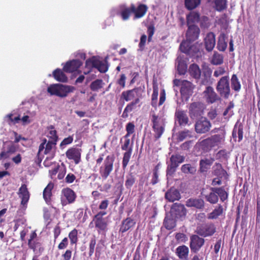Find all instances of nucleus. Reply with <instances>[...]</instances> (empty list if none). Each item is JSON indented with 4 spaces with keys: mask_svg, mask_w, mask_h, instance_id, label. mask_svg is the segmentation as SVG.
<instances>
[{
    "mask_svg": "<svg viewBox=\"0 0 260 260\" xmlns=\"http://www.w3.org/2000/svg\"><path fill=\"white\" fill-rule=\"evenodd\" d=\"M223 212V208L221 204H218L212 212L208 214V219H216L220 215H221Z\"/></svg>",
    "mask_w": 260,
    "mask_h": 260,
    "instance_id": "473e14b6",
    "label": "nucleus"
},
{
    "mask_svg": "<svg viewBox=\"0 0 260 260\" xmlns=\"http://www.w3.org/2000/svg\"><path fill=\"white\" fill-rule=\"evenodd\" d=\"M206 50L208 52L213 50L215 45V35L212 32H208L204 39Z\"/></svg>",
    "mask_w": 260,
    "mask_h": 260,
    "instance_id": "b1692460",
    "label": "nucleus"
},
{
    "mask_svg": "<svg viewBox=\"0 0 260 260\" xmlns=\"http://www.w3.org/2000/svg\"><path fill=\"white\" fill-rule=\"evenodd\" d=\"M204 105L200 102H193L189 107V114L191 119L201 116L204 114Z\"/></svg>",
    "mask_w": 260,
    "mask_h": 260,
    "instance_id": "ddd939ff",
    "label": "nucleus"
},
{
    "mask_svg": "<svg viewBox=\"0 0 260 260\" xmlns=\"http://www.w3.org/2000/svg\"><path fill=\"white\" fill-rule=\"evenodd\" d=\"M208 98L209 99L211 103H213L216 101L220 100V98L215 92V91H213V92L211 93L210 94L208 95Z\"/></svg>",
    "mask_w": 260,
    "mask_h": 260,
    "instance_id": "774afa93",
    "label": "nucleus"
},
{
    "mask_svg": "<svg viewBox=\"0 0 260 260\" xmlns=\"http://www.w3.org/2000/svg\"><path fill=\"white\" fill-rule=\"evenodd\" d=\"M201 3V0H184V6L187 10L192 11L198 7Z\"/></svg>",
    "mask_w": 260,
    "mask_h": 260,
    "instance_id": "72a5a7b5",
    "label": "nucleus"
},
{
    "mask_svg": "<svg viewBox=\"0 0 260 260\" xmlns=\"http://www.w3.org/2000/svg\"><path fill=\"white\" fill-rule=\"evenodd\" d=\"M61 228L59 225V223H58L53 229V235H54V241H56V240L58 238V236L60 235L61 233Z\"/></svg>",
    "mask_w": 260,
    "mask_h": 260,
    "instance_id": "69168bd1",
    "label": "nucleus"
},
{
    "mask_svg": "<svg viewBox=\"0 0 260 260\" xmlns=\"http://www.w3.org/2000/svg\"><path fill=\"white\" fill-rule=\"evenodd\" d=\"M200 21V15L198 12L191 11L186 16L187 25L195 24Z\"/></svg>",
    "mask_w": 260,
    "mask_h": 260,
    "instance_id": "bb28decb",
    "label": "nucleus"
},
{
    "mask_svg": "<svg viewBox=\"0 0 260 260\" xmlns=\"http://www.w3.org/2000/svg\"><path fill=\"white\" fill-rule=\"evenodd\" d=\"M64 72L60 69H56L53 72L52 76L57 81L62 83L67 82L68 79Z\"/></svg>",
    "mask_w": 260,
    "mask_h": 260,
    "instance_id": "c756f323",
    "label": "nucleus"
},
{
    "mask_svg": "<svg viewBox=\"0 0 260 260\" xmlns=\"http://www.w3.org/2000/svg\"><path fill=\"white\" fill-rule=\"evenodd\" d=\"M165 199L170 202L178 201L181 199L179 190L175 187H171L165 193Z\"/></svg>",
    "mask_w": 260,
    "mask_h": 260,
    "instance_id": "412c9836",
    "label": "nucleus"
},
{
    "mask_svg": "<svg viewBox=\"0 0 260 260\" xmlns=\"http://www.w3.org/2000/svg\"><path fill=\"white\" fill-rule=\"evenodd\" d=\"M103 81L101 79H96L93 81L90 84V89L92 91H98L103 87Z\"/></svg>",
    "mask_w": 260,
    "mask_h": 260,
    "instance_id": "09e8293b",
    "label": "nucleus"
},
{
    "mask_svg": "<svg viewBox=\"0 0 260 260\" xmlns=\"http://www.w3.org/2000/svg\"><path fill=\"white\" fill-rule=\"evenodd\" d=\"M132 151V147H130L128 150L124 153L123 160H122V166L123 168H125L129 161L131 153Z\"/></svg>",
    "mask_w": 260,
    "mask_h": 260,
    "instance_id": "3c124183",
    "label": "nucleus"
},
{
    "mask_svg": "<svg viewBox=\"0 0 260 260\" xmlns=\"http://www.w3.org/2000/svg\"><path fill=\"white\" fill-rule=\"evenodd\" d=\"M214 161V159L211 157L201 159L199 162V171L201 173H206L210 169Z\"/></svg>",
    "mask_w": 260,
    "mask_h": 260,
    "instance_id": "393cba45",
    "label": "nucleus"
},
{
    "mask_svg": "<svg viewBox=\"0 0 260 260\" xmlns=\"http://www.w3.org/2000/svg\"><path fill=\"white\" fill-rule=\"evenodd\" d=\"M93 68L97 69L101 73H105L108 70V66L103 61L100 60L97 56H93L86 60L84 74L87 75L90 73Z\"/></svg>",
    "mask_w": 260,
    "mask_h": 260,
    "instance_id": "7ed1b4c3",
    "label": "nucleus"
},
{
    "mask_svg": "<svg viewBox=\"0 0 260 260\" xmlns=\"http://www.w3.org/2000/svg\"><path fill=\"white\" fill-rule=\"evenodd\" d=\"M175 238L177 241L185 243L187 241L188 238L187 236L184 233H178L175 235Z\"/></svg>",
    "mask_w": 260,
    "mask_h": 260,
    "instance_id": "680f3d73",
    "label": "nucleus"
},
{
    "mask_svg": "<svg viewBox=\"0 0 260 260\" xmlns=\"http://www.w3.org/2000/svg\"><path fill=\"white\" fill-rule=\"evenodd\" d=\"M231 86L236 91H239L241 89V84L236 74H233L231 78Z\"/></svg>",
    "mask_w": 260,
    "mask_h": 260,
    "instance_id": "37998d69",
    "label": "nucleus"
},
{
    "mask_svg": "<svg viewBox=\"0 0 260 260\" xmlns=\"http://www.w3.org/2000/svg\"><path fill=\"white\" fill-rule=\"evenodd\" d=\"M195 86L190 81L186 80H182L181 86L180 89L181 96L187 101L193 94Z\"/></svg>",
    "mask_w": 260,
    "mask_h": 260,
    "instance_id": "9b49d317",
    "label": "nucleus"
},
{
    "mask_svg": "<svg viewBox=\"0 0 260 260\" xmlns=\"http://www.w3.org/2000/svg\"><path fill=\"white\" fill-rule=\"evenodd\" d=\"M188 253V247L184 245L178 246L176 249V254L180 259L187 258Z\"/></svg>",
    "mask_w": 260,
    "mask_h": 260,
    "instance_id": "7c9ffc66",
    "label": "nucleus"
},
{
    "mask_svg": "<svg viewBox=\"0 0 260 260\" xmlns=\"http://www.w3.org/2000/svg\"><path fill=\"white\" fill-rule=\"evenodd\" d=\"M211 140L213 146H215L218 143L220 142L222 139V137L220 135H215L209 138Z\"/></svg>",
    "mask_w": 260,
    "mask_h": 260,
    "instance_id": "bf43d9fd",
    "label": "nucleus"
},
{
    "mask_svg": "<svg viewBox=\"0 0 260 260\" xmlns=\"http://www.w3.org/2000/svg\"><path fill=\"white\" fill-rule=\"evenodd\" d=\"M147 10V7L144 4L139 5L135 13V16L136 18H139L143 17L146 13Z\"/></svg>",
    "mask_w": 260,
    "mask_h": 260,
    "instance_id": "ea45409f",
    "label": "nucleus"
},
{
    "mask_svg": "<svg viewBox=\"0 0 260 260\" xmlns=\"http://www.w3.org/2000/svg\"><path fill=\"white\" fill-rule=\"evenodd\" d=\"M106 214L107 212L105 211H100L94 216L93 219L95 228L101 231H104L107 228V223L103 218V216Z\"/></svg>",
    "mask_w": 260,
    "mask_h": 260,
    "instance_id": "f3484780",
    "label": "nucleus"
},
{
    "mask_svg": "<svg viewBox=\"0 0 260 260\" xmlns=\"http://www.w3.org/2000/svg\"><path fill=\"white\" fill-rule=\"evenodd\" d=\"M227 0H214L215 9L218 12H221L227 8Z\"/></svg>",
    "mask_w": 260,
    "mask_h": 260,
    "instance_id": "58836bf2",
    "label": "nucleus"
},
{
    "mask_svg": "<svg viewBox=\"0 0 260 260\" xmlns=\"http://www.w3.org/2000/svg\"><path fill=\"white\" fill-rule=\"evenodd\" d=\"M201 149L205 152H209L214 147L211 140L209 138L202 140L200 142Z\"/></svg>",
    "mask_w": 260,
    "mask_h": 260,
    "instance_id": "4c0bfd02",
    "label": "nucleus"
},
{
    "mask_svg": "<svg viewBox=\"0 0 260 260\" xmlns=\"http://www.w3.org/2000/svg\"><path fill=\"white\" fill-rule=\"evenodd\" d=\"M96 242V239H95V237H92L90 240V242H89V253H88V255H89V257L91 256L94 253Z\"/></svg>",
    "mask_w": 260,
    "mask_h": 260,
    "instance_id": "864d4df0",
    "label": "nucleus"
},
{
    "mask_svg": "<svg viewBox=\"0 0 260 260\" xmlns=\"http://www.w3.org/2000/svg\"><path fill=\"white\" fill-rule=\"evenodd\" d=\"M191 132L188 129H184L183 131L178 132L176 134L177 136L176 139L177 142H182L188 137L191 138Z\"/></svg>",
    "mask_w": 260,
    "mask_h": 260,
    "instance_id": "e433bc0d",
    "label": "nucleus"
},
{
    "mask_svg": "<svg viewBox=\"0 0 260 260\" xmlns=\"http://www.w3.org/2000/svg\"><path fill=\"white\" fill-rule=\"evenodd\" d=\"M19 197L21 198V204L23 206H26L29 199V193L28 191L26 184H22L19 188L18 192Z\"/></svg>",
    "mask_w": 260,
    "mask_h": 260,
    "instance_id": "5701e85b",
    "label": "nucleus"
},
{
    "mask_svg": "<svg viewBox=\"0 0 260 260\" xmlns=\"http://www.w3.org/2000/svg\"><path fill=\"white\" fill-rule=\"evenodd\" d=\"M210 192L205 196L206 200L211 204L217 203L220 199V201L224 203L228 200L229 193L225 190L224 186L221 187H211Z\"/></svg>",
    "mask_w": 260,
    "mask_h": 260,
    "instance_id": "f03ea898",
    "label": "nucleus"
},
{
    "mask_svg": "<svg viewBox=\"0 0 260 260\" xmlns=\"http://www.w3.org/2000/svg\"><path fill=\"white\" fill-rule=\"evenodd\" d=\"M82 65V62L79 59H73L67 61L63 68L66 73H73L77 71Z\"/></svg>",
    "mask_w": 260,
    "mask_h": 260,
    "instance_id": "a211bd4d",
    "label": "nucleus"
},
{
    "mask_svg": "<svg viewBox=\"0 0 260 260\" xmlns=\"http://www.w3.org/2000/svg\"><path fill=\"white\" fill-rule=\"evenodd\" d=\"M18 149V146L15 145L12 142H10L3 147L0 153V159L7 158L10 155L15 153Z\"/></svg>",
    "mask_w": 260,
    "mask_h": 260,
    "instance_id": "aec40b11",
    "label": "nucleus"
},
{
    "mask_svg": "<svg viewBox=\"0 0 260 260\" xmlns=\"http://www.w3.org/2000/svg\"><path fill=\"white\" fill-rule=\"evenodd\" d=\"M211 125V123L207 118L202 116L196 120L194 129L197 134H204L209 132Z\"/></svg>",
    "mask_w": 260,
    "mask_h": 260,
    "instance_id": "6e6552de",
    "label": "nucleus"
},
{
    "mask_svg": "<svg viewBox=\"0 0 260 260\" xmlns=\"http://www.w3.org/2000/svg\"><path fill=\"white\" fill-rule=\"evenodd\" d=\"M181 171L185 174L190 173L194 174L196 172V169L194 167H192L190 164H184L181 167Z\"/></svg>",
    "mask_w": 260,
    "mask_h": 260,
    "instance_id": "49530a36",
    "label": "nucleus"
},
{
    "mask_svg": "<svg viewBox=\"0 0 260 260\" xmlns=\"http://www.w3.org/2000/svg\"><path fill=\"white\" fill-rule=\"evenodd\" d=\"M113 160L112 158L108 156L104 161V166L100 169V173L102 177L106 179L113 169Z\"/></svg>",
    "mask_w": 260,
    "mask_h": 260,
    "instance_id": "6ab92c4d",
    "label": "nucleus"
},
{
    "mask_svg": "<svg viewBox=\"0 0 260 260\" xmlns=\"http://www.w3.org/2000/svg\"><path fill=\"white\" fill-rule=\"evenodd\" d=\"M227 48V43L225 42V35L220 34L218 38L217 48L220 51H224Z\"/></svg>",
    "mask_w": 260,
    "mask_h": 260,
    "instance_id": "c9c22d12",
    "label": "nucleus"
},
{
    "mask_svg": "<svg viewBox=\"0 0 260 260\" xmlns=\"http://www.w3.org/2000/svg\"><path fill=\"white\" fill-rule=\"evenodd\" d=\"M211 174L219 178H223L224 180H228L229 176L228 172L223 169L222 165L218 162H216L212 167Z\"/></svg>",
    "mask_w": 260,
    "mask_h": 260,
    "instance_id": "4468645a",
    "label": "nucleus"
},
{
    "mask_svg": "<svg viewBox=\"0 0 260 260\" xmlns=\"http://www.w3.org/2000/svg\"><path fill=\"white\" fill-rule=\"evenodd\" d=\"M126 130L127 131V135L126 136L134 133L135 132L134 124L132 122H128L126 126Z\"/></svg>",
    "mask_w": 260,
    "mask_h": 260,
    "instance_id": "0e129e2a",
    "label": "nucleus"
},
{
    "mask_svg": "<svg viewBox=\"0 0 260 260\" xmlns=\"http://www.w3.org/2000/svg\"><path fill=\"white\" fill-rule=\"evenodd\" d=\"M13 116V114L11 113L7 115V117L8 118V122L9 125H14L16 123H18L21 120L20 115H18L14 117Z\"/></svg>",
    "mask_w": 260,
    "mask_h": 260,
    "instance_id": "8fccbe9b",
    "label": "nucleus"
},
{
    "mask_svg": "<svg viewBox=\"0 0 260 260\" xmlns=\"http://www.w3.org/2000/svg\"><path fill=\"white\" fill-rule=\"evenodd\" d=\"M186 205L188 207H194L198 209H202L204 207L205 202L202 199L190 198L186 201Z\"/></svg>",
    "mask_w": 260,
    "mask_h": 260,
    "instance_id": "a878e982",
    "label": "nucleus"
},
{
    "mask_svg": "<svg viewBox=\"0 0 260 260\" xmlns=\"http://www.w3.org/2000/svg\"><path fill=\"white\" fill-rule=\"evenodd\" d=\"M135 96V94L132 90H128L122 92L121 94V98L125 100L126 101H130Z\"/></svg>",
    "mask_w": 260,
    "mask_h": 260,
    "instance_id": "603ef678",
    "label": "nucleus"
},
{
    "mask_svg": "<svg viewBox=\"0 0 260 260\" xmlns=\"http://www.w3.org/2000/svg\"><path fill=\"white\" fill-rule=\"evenodd\" d=\"M160 163H158L155 166L153 170V176L151 181V183L152 185H155L158 182V170L159 169Z\"/></svg>",
    "mask_w": 260,
    "mask_h": 260,
    "instance_id": "de8ad7c7",
    "label": "nucleus"
},
{
    "mask_svg": "<svg viewBox=\"0 0 260 260\" xmlns=\"http://www.w3.org/2000/svg\"><path fill=\"white\" fill-rule=\"evenodd\" d=\"M175 116L180 126L185 125L188 123V118L184 111L177 110Z\"/></svg>",
    "mask_w": 260,
    "mask_h": 260,
    "instance_id": "cd10ccee",
    "label": "nucleus"
},
{
    "mask_svg": "<svg viewBox=\"0 0 260 260\" xmlns=\"http://www.w3.org/2000/svg\"><path fill=\"white\" fill-rule=\"evenodd\" d=\"M47 128L49 130L48 137L50 140L49 141L57 142L58 138L54 126L51 125Z\"/></svg>",
    "mask_w": 260,
    "mask_h": 260,
    "instance_id": "a19ab883",
    "label": "nucleus"
},
{
    "mask_svg": "<svg viewBox=\"0 0 260 260\" xmlns=\"http://www.w3.org/2000/svg\"><path fill=\"white\" fill-rule=\"evenodd\" d=\"M216 90L221 96L228 99L230 94L229 77L228 76L222 77L217 83Z\"/></svg>",
    "mask_w": 260,
    "mask_h": 260,
    "instance_id": "423d86ee",
    "label": "nucleus"
},
{
    "mask_svg": "<svg viewBox=\"0 0 260 260\" xmlns=\"http://www.w3.org/2000/svg\"><path fill=\"white\" fill-rule=\"evenodd\" d=\"M164 129L165 128L164 126H160L159 127H157L156 129H153L155 133L154 135V138L156 140L158 139L161 137L164 132Z\"/></svg>",
    "mask_w": 260,
    "mask_h": 260,
    "instance_id": "052dcab7",
    "label": "nucleus"
},
{
    "mask_svg": "<svg viewBox=\"0 0 260 260\" xmlns=\"http://www.w3.org/2000/svg\"><path fill=\"white\" fill-rule=\"evenodd\" d=\"M205 240L197 235H192L190 237L189 247L191 252L198 254L201 248L204 245Z\"/></svg>",
    "mask_w": 260,
    "mask_h": 260,
    "instance_id": "9d476101",
    "label": "nucleus"
},
{
    "mask_svg": "<svg viewBox=\"0 0 260 260\" xmlns=\"http://www.w3.org/2000/svg\"><path fill=\"white\" fill-rule=\"evenodd\" d=\"M72 255V251L68 249L62 254L61 257L63 260H71Z\"/></svg>",
    "mask_w": 260,
    "mask_h": 260,
    "instance_id": "338daca9",
    "label": "nucleus"
},
{
    "mask_svg": "<svg viewBox=\"0 0 260 260\" xmlns=\"http://www.w3.org/2000/svg\"><path fill=\"white\" fill-rule=\"evenodd\" d=\"M185 157L180 154H173L170 158V162L168 164L166 170V176L173 177L180 164L184 161Z\"/></svg>",
    "mask_w": 260,
    "mask_h": 260,
    "instance_id": "39448f33",
    "label": "nucleus"
},
{
    "mask_svg": "<svg viewBox=\"0 0 260 260\" xmlns=\"http://www.w3.org/2000/svg\"><path fill=\"white\" fill-rule=\"evenodd\" d=\"M26 220L24 218H21L14 220L15 225L14 226V231H16L19 226L25 224Z\"/></svg>",
    "mask_w": 260,
    "mask_h": 260,
    "instance_id": "4d7b16f0",
    "label": "nucleus"
},
{
    "mask_svg": "<svg viewBox=\"0 0 260 260\" xmlns=\"http://www.w3.org/2000/svg\"><path fill=\"white\" fill-rule=\"evenodd\" d=\"M74 89L75 87L72 86L61 84H53L50 85L47 88V92L51 95L64 98L67 96L69 93L73 92Z\"/></svg>",
    "mask_w": 260,
    "mask_h": 260,
    "instance_id": "20e7f679",
    "label": "nucleus"
},
{
    "mask_svg": "<svg viewBox=\"0 0 260 260\" xmlns=\"http://www.w3.org/2000/svg\"><path fill=\"white\" fill-rule=\"evenodd\" d=\"M56 143L57 142H55L48 141V142L46 143L44 153L45 154H49L50 155H52L53 153L54 156H55Z\"/></svg>",
    "mask_w": 260,
    "mask_h": 260,
    "instance_id": "2f4dec72",
    "label": "nucleus"
},
{
    "mask_svg": "<svg viewBox=\"0 0 260 260\" xmlns=\"http://www.w3.org/2000/svg\"><path fill=\"white\" fill-rule=\"evenodd\" d=\"M68 237L71 245L76 244L78 241V230L74 229L69 233Z\"/></svg>",
    "mask_w": 260,
    "mask_h": 260,
    "instance_id": "c03bdc74",
    "label": "nucleus"
},
{
    "mask_svg": "<svg viewBox=\"0 0 260 260\" xmlns=\"http://www.w3.org/2000/svg\"><path fill=\"white\" fill-rule=\"evenodd\" d=\"M135 224V221L133 219L130 218H127L122 221V225L120 228V231L122 233H124L133 226Z\"/></svg>",
    "mask_w": 260,
    "mask_h": 260,
    "instance_id": "f704fd0d",
    "label": "nucleus"
},
{
    "mask_svg": "<svg viewBox=\"0 0 260 260\" xmlns=\"http://www.w3.org/2000/svg\"><path fill=\"white\" fill-rule=\"evenodd\" d=\"M187 210L183 204L173 203L169 212L166 213L163 224L168 230L173 229L176 226L177 221H183L186 218Z\"/></svg>",
    "mask_w": 260,
    "mask_h": 260,
    "instance_id": "f257e3e1",
    "label": "nucleus"
},
{
    "mask_svg": "<svg viewBox=\"0 0 260 260\" xmlns=\"http://www.w3.org/2000/svg\"><path fill=\"white\" fill-rule=\"evenodd\" d=\"M187 60L183 55L178 56L176 59L177 70L180 75H184L187 72Z\"/></svg>",
    "mask_w": 260,
    "mask_h": 260,
    "instance_id": "dca6fc26",
    "label": "nucleus"
},
{
    "mask_svg": "<svg viewBox=\"0 0 260 260\" xmlns=\"http://www.w3.org/2000/svg\"><path fill=\"white\" fill-rule=\"evenodd\" d=\"M146 40H147L146 35L145 34L142 35L140 38V42L139 44V50L142 51L144 50Z\"/></svg>",
    "mask_w": 260,
    "mask_h": 260,
    "instance_id": "e2e57ef3",
    "label": "nucleus"
},
{
    "mask_svg": "<svg viewBox=\"0 0 260 260\" xmlns=\"http://www.w3.org/2000/svg\"><path fill=\"white\" fill-rule=\"evenodd\" d=\"M223 62V57L222 55L219 54L215 51L213 55L211 63L214 65H220Z\"/></svg>",
    "mask_w": 260,
    "mask_h": 260,
    "instance_id": "79ce46f5",
    "label": "nucleus"
},
{
    "mask_svg": "<svg viewBox=\"0 0 260 260\" xmlns=\"http://www.w3.org/2000/svg\"><path fill=\"white\" fill-rule=\"evenodd\" d=\"M135 178L132 173H130L127 177L126 180L125 181V185L126 188H128L132 186L135 182Z\"/></svg>",
    "mask_w": 260,
    "mask_h": 260,
    "instance_id": "5fc2aeb1",
    "label": "nucleus"
},
{
    "mask_svg": "<svg viewBox=\"0 0 260 260\" xmlns=\"http://www.w3.org/2000/svg\"><path fill=\"white\" fill-rule=\"evenodd\" d=\"M187 26V29L185 34L186 40L185 42H193L197 40L200 34V29L196 24H192Z\"/></svg>",
    "mask_w": 260,
    "mask_h": 260,
    "instance_id": "f8f14e48",
    "label": "nucleus"
},
{
    "mask_svg": "<svg viewBox=\"0 0 260 260\" xmlns=\"http://www.w3.org/2000/svg\"><path fill=\"white\" fill-rule=\"evenodd\" d=\"M192 42L182 41L180 45V51L191 56H198V53L200 52V46L198 43L191 45Z\"/></svg>",
    "mask_w": 260,
    "mask_h": 260,
    "instance_id": "0eeeda50",
    "label": "nucleus"
},
{
    "mask_svg": "<svg viewBox=\"0 0 260 260\" xmlns=\"http://www.w3.org/2000/svg\"><path fill=\"white\" fill-rule=\"evenodd\" d=\"M66 157L70 160H73L75 164L77 165L81 161V149L72 147L66 152Z\"/></svg>",
    "mask_w": 260,
    "mask_h": 260,
    "instance_id": "2eb2a0df",
    "label": "nucleus"
},
{
    "mask_svg": "<svg viewBox=\"0 0 260 260\" xmlns=\"http://www.w3.org/2000/svg\"><path fill=\"white\" fill-rule=\"evenodd\" d=\"M77 198L75 192L70 188L66 187L61 190V204L62 206L75 202Z\"/></svg>",
    "mask_w": 260,
    "mask_h": 260,
    "instance_id": "1a4fd4ad",
    "label": "nucleus"
},
{
    "mask_svg": "<svg viewBox=\"0 0 260 260\" xmlns=\"http://www.w3.org/2000/svg\"><path fill=\"white\" fill-rule=\"evenodd\" d=\"M202 67L203 71V76L205 78V80H202V84H205V80H207V79L210 77L212 74V70L206 64H203Z\"/></svg>",
    "mask_w": 260,
    "mask_h": 260,
    "instance_id": "a18cd8bd",
    "label": "nucleus"
},
{
    "mask_svg": "<svg viewBox=\"0 0 260 260\" xmlns=\"http://www.w3.org/2000/svg\"><path fill=\"white\" fill-rule=\"evenodd\" d=\"M204 228L205 230V233L206 235V237L212 236L216 232L215 228L213 224L206 225L205 227H204Z\"/></svg>",
    "mask_w": 260,
    "mask_h": 260,
    "instance_id": "6e6d98bb",
    "label": "nucleus"
},
{
    "mask_svg": "<svg viewBox=\"0 0 260 260\" xmlns=\"http://www.w3.org/2000/svg\"><path fill=\"white\" fill-rule=\"evenodd\" d=\"M69 245V240L67 237H64L59 243L57 248L59 250L64 249Z\"/></svg>",
    "mask_w": 260,
    "mask_h": 260,
    "instance_id": "13d9d810",
    "label": "nucleus"
},
{
    "mask_svg": "<svg viewBox=\"0 0 260 260\" xmlns=\"http://www.w3.org/2000/svg\"><path fill=\"white\" fill-rule=\"evenodd\" d=\"M190 75L196 80L200 79L201 75V70L196 63L191 64L188 69Z\"/></svg>",
    "mask_w": 260,
    "mask_h": 260,
    "instance_id": "c85d7f7f",
    "label": "nucleus"
},
{
    "mask_svg": "<svg viewBox=\"0 0 260 260\" xmlns=\"http://www.w3.org/2000/svg\"><path fill=\"white\" fill-rule=\"evenodd\" d=\"M54 188L53 183L50 182L48 184L47 186L44 188L43 192V199L45 200L46 203L51 206L52 208H54L52 205V200L51 197L52 196V190ZM54 209H55L54 208Z\"/></svg>",
    "mask_w": 260,
    "mask_h": 260,
    "instance_id": "4be33fe9",
    "label": "nucleus"
}]
</instances>
